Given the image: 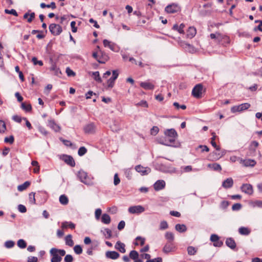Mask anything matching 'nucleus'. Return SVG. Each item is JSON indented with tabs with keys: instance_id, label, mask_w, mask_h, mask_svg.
<instances>
[{
	"instance_id": "09e8293b",
	"label": "nucleus",
	"mask_w": 262,
	"mask_h": 262,
	"mask_svg": "<svg viewBox=\"0 0 262 262\" xmlns=\"http://www.w3.org/2000/svg\"><path fill=\"white\" fill-rule=\"evenodd\" d=\"M74 251L77 254H80L82 252V249L80 245H77L74 246Z\"/></svg>"
},
{
	"instance_id": "5fc2aeb1",
	"label": "nucleus",
	"mask_w": 262,
	"mask_h": 262,
	"mask_svg": "<svg viewBox=\"0 0 262 262\" xmlns=\"http://www.w3.org/2000/svg\"><path fill=\"white\" fill-rule=\"evenodd\" d=\"M5 12L6 14H12V15H13L15 16H18L17 12H16V11L15 9H12L11 10L5 9Z\"/></svg>"
},
{
	"instance_id": "774afa93",
	"label": "nucleus",
	"mask_w": 262,
	"mask_h": 262,
	"mask_svg": "<svg viewBox=\"0 0 262 262\" xmlns=\"http://www.w3.org/2000/svg\"><path fill=\"white\" fill-rule=\"evenodd\" d=\"M64 260L65 262H72L73 260V256L71 255L68 254L65 256Z\"/></svg>"
},
{
	"instance_id": "4c0bfd02",
	"label": "nucleus",
	"mask_w": 262,
	"mask_h": 262,
	"mask_svg": "<svg viewBox=\"0 0 262 262\" xmlns=\"http://www.w3.org/2000/svg\"><path fill=\"white\" fill-rule=\"evenodd\" d=\"M101 232L103 233L106 238L110 239L112 237V232L110 229L105 228L104 230H101Z\"/></svg>"
},
{
	"instance_id": "72a5a7b5",
	"label": "nucleus",
	"mask_w": 262,
	"mask_h": 262,
	"mask_svg": "<svg viewBox=\"0 0 262 262\" xmlns=\"http://www.w3.org/2000/svg\"><path fill=\"white\" fill-rule=\"evenodd\" d=\"M175 229L179 232H184L187 230L186 226L184 224H177L175 226Z\"/></svg>"
},
{
	"instance_id": "de8ad7c7",
	"label": "nucleus",
	"mask_w": 262,
	"mask_h": 262,
	"mask_svg": "<svg viewBox=\"0 0 262 262\" xmlns=\"http://www.w3.org/2000/svg\"><path fill=\"white\" fill-rule=\"evenodd\" d=\"M250 106L251 105L249 103H242L239 105L240 110L241 111V112H242L245 110H248L250 107Z\"/></svg>"
},
{
	"instance_id": "ea45409f",
	"label": "nucleus",
	"mask_w": 262,
	"mask_h": 262,
	"mask_svg": "<svg viewBox=\"0 0 262 262\" xmlns=\"http://www.w3.org/2000/svg\"><path fill=\"white\" fill-rule=\"evenodd\" d=\"M187 251L188 255H194L196 253L198 249L193 246H188Z\"/></svg>"
},
{
	"instance_id": "49530a36",
	"label": "nucleus",
	"mask_w": 262,
	"mask_h": 262,
	"mask_svg": "<svg viewBox=\"0 0 262 262\" xmlns=\"http://www.w3.org/2000/svg\"><path fill=\"white\" fill-rule=\"evenodd\" d=\"M6 130V125L5 122L0 120V133H4Z\"/></svg>"
},
{
	"instance_id": "1a4fd4ad",
	"label": "nucleus",
	"mask_w": 262,
	"mask_h": 262,
	"mask_svg": "<svg viewBox=\"0 0 262 262\" xmlns=\"http://www.w3.org/2000/svg\"><path fill=\"white\" fill-rule=\"evenodd\" d=\"M174 249L175 246L173 242H167L163 248V252L165 253H168L174 251Z\"/></svg>"
},
{
	"instance_id": "79ce46f5",
	"label": "nucleus",
	"mask_w": 262,
	"mask_h": 262,
	"mask_svg": "<svg viewBox=\"0 0 262 262\" xmlns=\"http://www.w3.org/2000/svg\"><path fill=\"white\" fill-rule=\"evenodd\" d=\"M94 79L98 83H101L102 80L100 76L99 72L98 71L94 72L92 73Z\"/></svg>"
},
{
	"instance_id": "a19ab883",
	"label": "nucleus",
	"mask_w": 262,
	"mask_h": 262,
	"mask_svg": "<svg viewBox=\"0 0 262 262\" xmlns=\"http://www.w3.org/2000/svg\"><path fill=\"white\" fill-rule=\"evenodd\" d=\"M165 237L166 239L167 240V242H173L174 236V234L172 232H167L165 233Z\"/></svg>"
},
{
	"instance_id": "a878e982",
	"label": "nucleus",
	"mask_w": 262,
	"mask_h": 262,
	"mask_svg": "<svg viewBox=\"0 0 262 262\" xmlns=\"http://www.w3.org/2000/svg\"><path fill=\"white\" fill-rule=\"evenodd\" d=\"M233 181L232 178H228L225 180L222 183V186L225 188H229L232 187Z\"/></svg>"
},
{
	"instance_id": "473e14b6",
	"label": "nucleus",
	"mask_w": 262,
	"mask_h": 262,
	"mask_svg": "<svg viewBox=\"0 0 262 262\" xmlns=\"http://www.w3.org/2000/svg\"><path fill=\"white\" fill-rule=\"evenodd\" d=\"M185 27V25L183 24H181L180 26L176 24L173 25L172 29L174 30L178 31L181 34H184V28Z\"/></svg>"
},
{
	"instance_id": "c756f323",
	"label": "nucleus",
	"mask_w": 262,
	"mask_h": 262,
	"mask_svg": "<svg viewBox=\"0 0 262 262\" xmlns=\"http://www.w3.org/2000/svg\"><path fill=\"white\" fill-rule=\"evenodd\" d=\"M66 244L70 247H73L74 243L72 239V235L71 234L67 235L64 238Z\"/></svg>"
},
{
	"instance_id": "9b49d317",
	"label": "nucleus",
	"mask_w": 262,
	"mask_h": 262,
	"mask_svg": "<svg viewBox=\"0 0 262 262\" xmlns=\"http://www.w3.org/2000/svg\"><path fill=\"white\" fill-rule=\"evenodd\" d=\"M136 170L141 173L142 175H147L151 171V169L149 167H144L141 165H137L135 167Z\"/></svg>"
},
{
	"instance_id": "2f4dec72",
	"label": "nucleus",
	"mask_w": 262,
	"mask_h": 262,
	"mask_svg": "<svg viewBox=\"0 0 262 262\" xmlns=\"http://www.w3.org/2000/svg\"><path fill=\"white\" fill-rule=\"evenodd\" d=\"M238 232L241 235H248L250 234L251 231L247 227H241L238 229Z\"/></svg>"
},
{
	"instance_id": "f03ea898",
	"label": "nucleus",
	"mask_w": 262,
	"mask_h": 262,
	"mask_svg": "<svg viewBox=\"0 0 262 262\" xmlns=\"http://www.w3.org/2000/svg\"><path fill=\"white\" fill-rule=\"evenodd\" d=\"M50 254L52 256L51 262H60L61 261V256L66 254V251L62 249H58L53 248L50 250Z\"/></svg>"
},
{
	"instance_id": "4be33fe9",
	"label": "nucleus",
	"mask_w": 262,
	"mask_h": 262,
	"mask_svg": "<svg viewBox=\"0 0 262 262\" xmlns=\"http://www.w3.org/2000/svg\"><path fill=\"white\" fill-rule=\"evenodd\" d=\"M140 85L146 90H153L155 88L154 84L149 82H141Z\"/></svg>"
},
{
	"instance_id": "7c9ffc66",
	"label": "nucleus",
	"mask_w": 262,
	"mask_h": 262,
	"mask_svg": "<svg viewBox=\"0 0 262 262\" xmlns=\"http://www.w3.org/2000/svg\"><path fill=\"white\" fill-rule=\"evenodd\" d=\"M212 137L211 138V144L212 146L214 147L217 150H220V147L219 146L217 145L216 142H215V140L216 139V136L215 133H212Z\"/></svg>"
},
{
	"instance_id": "5701e85b",
	"label": "nucleus",
	"mask_w": 262,
	"mask_h": 262,
	"mask_svg": "<svg viewBox=\"0 0 262 262\" xmlns=\"http://www.w3.org/2000/svg\"><path fill=\"white\" fill-rule=\"evenodd\" d=\"M61 227L62 229H66L67 228L74 229L75 228V224L71 222L65 221L61 223Z\"/></svg>"
},
{
	"instance_id": "c85d7f7f",
	"label": "nucleus",
	"mask_w": 262,
	"mask_h": 262,
	"mask_svg": "<svg viewBox=\"0 0 262 262\" xmlns=\"http://www.w3.org/2000/svg\"><path fill=\"white\" fill-rule=\"evenodd\" d=\"M196 33L195 28L193 27H190L187 30V36L188 38H192L195 35Z\"/></svg>"
},
{
	"instance_id": "ddd939ff",
	"label": "nucleus",
	"mask_w": 262,
	"mask_h": 262,
	"mask_svg": "<svg viewBox=\"0 0 262 262\" xmlns=\"http://www.w3.org/2000/svg\"><path fill=\"white\" fill-rule=\"evenodd\" d=\"M259 143L256 141H252L249 146V153L248 156H252L256 151V149L258 147Z\"/></svg>"
},
{
	"instance_id": "680f3d73",
	"label": "nucleus",
	"mask_w": 262,
	"mask_h": 262,
	"mask_svg": "<svg viewBox=\"0 0 262 262\" xmlns=\"http://www.w3.org/2000/svg\"><path fill=\"white\" fill-rule=\"evenodd\" d=\"M242 208V205L240 203H236L232 205V209L233 211L239 210Z\"/></svg>"
},
{
	"instance_id": "4468645a",
	"label": "nucleus",
	"mask_w": 262,
	"mask_h": 262,
	"mask_svg": "<svg viewBox=\"0 0 262 262\" xmlns=\"http://www.w3.org/2000/svg\"><path fill=\"white\" fill-rule=\"evenodd\" d=\"M242 191L248 194H252L253 193V187L249 184H244L241 187Z\"/></svg>"
},
{
	"instance_id": "8fccbe9b",
	"label": "nucleus",
	"mask_w": 262,
	"mask_h": 262,
	"mask_svg": "<svg viewBox=\"0 0 262 262\" xmlns=\"http://www.w3.org/2000/svg\"><path fill=\"white\" fill-rule=\"evenodd\" d=\"M119 75V73L117 70L113 71V75L109 79V80L113 81L115 82L116 79L118 78Z\"/></svg>"
},
{
	"instance_id": "20e7f679",
	"label": "nucleus",
	"mask_w": 262,
	"mask_h": 262,
	"mask_svg": "<svg viewBox=\"0 0 262 262\" xmlns=\"http://www.w3.org/2000/svg\"><path fill=\"white\" fill-rule=\"evenodd\" d=\"M49 29L51 34L54 36L59 35L62 32V27L59 25L54 23L50 24Z\"/></svg>"
},
{
	"instance_id": "bb28decb",
	"label": "nucleus",
	"mask_w": 262,
	"mask_h": 262,
	"mask_svg": "<svg viewBox=\"0 0 262 262\" xmlns=\"http://www.w3.org/2000/svg\"><path fill=\"white\" fill-rule=\"evenodd\" d=\"M103 43L105 47L108 48L112 51L115 50V45L114 43L111 42L110 41L107 39H104Z\"/></svg>"
},
{
	"instance_id": "393cba45",
	"label": "nucleus",
	"mask_w": 262,
	"mask_h": 262,
	"mask_svg": "<svg viewBox=\"0 0 262 262\" xmlns=\"http://www.w3.org/2000/svg\"><path fill=\"white\" fill-rule=\"evenodd\" d=\"M165 135L166 137L177 138L178 136L176 131L173 128L167 129L165 132Z\"/></svg>"
},
{
	"instance_id": "412c9836",
	"label": "nucleus",
	"mask_w": 262,
	"mask_h": 262,
	"mask_svg": "<svg viewBox=\"0 0 262 262\" xmlns=\"http://www.w3.org/2000/svg\"><path fill=\"white\" fill-rule=\"evenodd\" d=\"M125 247V244L120 241H118L115 246V249L122 253H124L126 252Z\"/></svg>"
},
{
	"instance_id": "58836bf2",
	"label": "nucleus",
	"mask_w": 262,
	"mask_h": 262,
	"mask_svg": "<svg viewBox=\"0 0 262 262\" xmlns=\"http://www.w3.org/2000/svg\"><path fill=\"white\" fill-rule=\"evenodd\" d=\"M50 70L54 72V73L56 76H59L61 74L59 69L57 67L55 63H53L50 68Z\"/></svg>"
},
{
	"instance_id": "338daca9",
	"label": "nucleus",
	"mask_w": 262,
	"mask_h": 262,
	"mask_svg": "<svg viewBox=\"0 0 262 262\" xmlns=\"http://www.w3.org/2000/svg\"><path fill=\"white\" fill-rule=\"evenodd\" d=\"M14 245V243L12 241H8L5 242V246L8 248H11Z\"/></svg>"
},
{
	"instance_id": "e2e57ef3",
	"label": "nucleus",
	"mask_w": 262,
	"mask_h": 262,
	"mask_svg": "<svg viewBox=\"0 0 262 262\" xmlns=\"http://www.w3.org/2000/svg\"><path fill=\"white\" fill-rule=\"evenodd\" d=\"M120 182V178L118 177V174L117 173H115L114 178V184L115 186L118 185Z\"/></svg>"
},
{
	"instance_id": "6e6d98bb",
	"label": "nucleus",
	"mask_w": 262,
	"mask_h": 262,
	"mask_svg": "<svg viewBox=\"0 0 262 262\" xmlns=\"http://www.w3.org/2000/svg\"><path fill=\"white\" fill-rule=\"evenodd\" d=\"M32 61L34 65L38 64L40 66H43V62L41 60H38L37 58L35 57H33L32 58Z\"/></svg>"
},
{
	"instance_id": "603ef678",
	"label": "nucleus",
	"mask_w": 262,
	"mask_h": 262,
	"mask_svg": "<svg viewBox=\"0 0 262 262\" xmlns=\"http://www.w3.org/2000/svg\"><path fill=\"white\" fill-rule=\"evenodd\" d=\"M17 246L20 248H25L27 246V244L24 239H20L17 242Z\"/></svg>"
},
{
	"instance_id": "f704fd0d",
	"label": "nucleus",
	"mask_w": 262,
	"mask_h": 262,
	"mask_svg": "<svg viewBox=\"0 0 262 262\" xmlns=\"http://www.w3.org/2000/svg\"><path fill=\"white\" fill-rule=\"evenodd\" d=\"M101 222L105 224H108L111 222V217L106 213L103 214L101 217Z\"/></svg>"
},
{
	"instance_id": "bf43d9fd",
	"label": "nucleus",
	"mask_w": 262,
	"mask_h": 262,
	"mask_svg": "<svg viewBox=\"0 0 262 262\" xmlns=\"http://www.w3.org/2000/svg\"><path fill=\"white\" fill-rule=\"evenodd\" d=\"M136 106H141L144 107H148V105L146 101L145 100H141L140 102H138L136 104Z\"/></svg>"
},
{
	"instance_id": "e433bc0d",
	"label": "nucleus",
	"mask_w": 262,
	"mask_h": 262,
	"mask_svg": "<svg viewBox=\"0 0 262 262\" xmlns=\"http://www.w3.org/2000/svg\"><path fill=\"white\" fill-rule=\"evenodd\" d=\"M30 185V182L29 181H26L23 184L18 186L17 189L19 191H23L27 189Z\"/></svg>"
},
{
	"instance_id": "37998d69",
	"label": "nucleus",
	"mask_w": 262,
	"mask_h": 262,
	"mask_svg": "<svg viewBox=\"0 0 262 262\" xmlns=\"http://www.w3.org/2000/svg\"><path fill=\"white\" fill-rule=\"evenodd\" d=\"M21 107L23 110L27 112L31 111L32 110L31 105L29 103L26 104L25 102H23L21 103Z\"/></svg>"
},
{
	"instance_id": "cd10ccee",
	"label": "nucleus",
	"mask_w": 262,
	"mask_h": 262,
	"mask_svg": "<svg viewBox=\"0 0 262 262\" xmlns=\"http://www.w3.org/2000/svg\"><path fill=\"white\" fill-rule=\"evenodd\" d=\"M207 167L210 169H213L214 171H221L222 170L221 166L219 164L216 163L208 164Z\"/></svg>"
},
{
	"instance_id": "864d4df0",
	"label": "nucleus",
	"mask_w": 262,
	"mask_h": 262,
	"mask_svg": "<svg viewBox=\"0 0 262 262\" xmlns=\"http://www.w3.org/2000/svg\"><path fill=\"white\" fill-rule=\"evenodd\" d=\"M210 38L211 39H215L217 41H219V42L220 41V39L221 38V35L219 33H216V34L211 33L210 35Z\"/></svg>"
},
{
	"instance_id": "39448f33",
	"label": "nucleus",
	"mask_w": 262,
	"mask_h": 262,
	"mask_svg": "<svg viewBox=\"0 0 262 262\" xmlns=\"http://www.w3.org/2000/svg\"><path fill=\"white\" fill-rule=\"evenodd\" d=\"M60 159L71 167H74L75 166V161L71 156L62 155L60 156Z\"/></svg>"
},
{
	"instance_id": "6e6552de",
	"label": "nucleus",
	"mask_w": 262,
	"mask_h": 262,
	"mask_svg": "<svg viewBox=\"0 0 262 262\" xmlns=\"http://www.w3.org/2000/svg\"><path fill=\"white\" fill-rule=\"evenodd\" d=\"M144 211V208L141 205L133 206L128 208V212L132 214H139Z\"/></svg>"
},
{
	"instance_id": "c9c22d12",
	"label": "nucleus",
	"mask_w": 262,
	"mask_h": 262,
	"mask_svg": "<svg viewBox=\"0 0 262 262\" xmlns=\"http://www.w3.org/2000/svg\"><path fill=\"white\" fill-rule=\"evenodd\" d=\"M145 239L141 236H137L135 239V242H134V244L136 246H138L140 245L141 246H143L145 243Z\"/></svg>"
},
{
	"instance_id": "0eeeda50",
	"label": "nucleus",
	"mask_w": 262,
	"mask_h": 262,
	"mask_svg": "<svg viewBox=\"0 0 262 262\" xmlns=\"http://www.w3.org/2000/svg\"><path fill=\"white\" fill-rule=\"evenodd\" d=\"M180 7L176 4L172 3L168 5L165 8V11L168 13H174L180 11Z\"/></svg>"
},
{
	"instance_id": "dca6fc26",
	"label": "nucleus",
	"mask_w": 262,
	"mask_h": 262,
	"mask_svg": "<svg viewBox=\"0 0 262 262\" xmlns=\"http://www.w3.org/2000/svg\"><path fill=\"white\" fill-rule=\"evenodd\" d=\"M129 258L134 260V262H143L142 260L139 259V254L136 250H132L129 254Z\"/></svg>"
},
{
	"instance_id": "c03bdc74",
	"label": "nucleus",
	"mask_w": 262,
	"mask_h": 262,
	"mask_svg": "<svg viewBox=\"0 0 262 262\" xmlns=\"http://www.w3.org/2000/svg\"><path fill=\"white\" fill-rule=\"evenodd\" d=\"M177 138H171V137H166L165 141L166 143L165 144L166 145L171 146L173 144Z\"/></svg>"
},
{
	"instance_id": "13d9d810",
	"label": "nucleus",
	"mask_w": 262,
	"mask_h": 262,
	"mask_svg": "<svg viewBox=\"0 0 262 262\" xmlns=\"http://www.w3.org/2000/svg\"><path fill=\"white\" fill-rule=\"evenodd\" d=\"M168 225L166 221H162L161 222L160 225V229L161 230H164L167 229Z\"/></svg>"
},
{
	"instance_id": "9d476101",
	"label": "nucleus",
	"mask_w": 262,
	"mask_h": 262,
	"mask_svg": "<svg viewBox=\"0 0 262 262\" xmlns=\"http://www.w3.org/2000/svg\"><path fill=\"white\" fill-rule=\"evenodd\" d=\"M35 17V13L33 12H31V10H29L23 16V19H27V21L28 23H32Z\"/></svg>"
},
{
	"instance_id": "0e129e2a",
	"label": "nucleus",
	"mask_w": 262,
	"mask_h": 262,
	"mask_svg": "<svg viewBox=\"0 0 262 262\" xmlns=\"http://www.w3.org/2000/svg\"><path fill=\"white\" fill-rule=\"evenodd\" d=\"M231 112L233 113H235L236 112H240L241 111L240 110V106L239 105H235L232 106L231 108Z\"/></svg>"
},
{
	"instance_id": "052dcab7",
	"label": "nucleus",
	"mask_w": 262,
	"mask_h": 262,
	"mask_svg": "<svg viewBox=\"0 0 262 262\" xmlns=\"http://www.w3.org/2000/svg\"><path fill=\"white\" fill-rule=\"evenodd\" d=\"M14 137L13 136H10L8 137H6L4 139V141L6 143H9L10 144H12L14 142Z\"/></svg>"
},
{
	"instance_id": "2eb2a0df",
	"label": "nucleus",
	"mask_w": 262,
	"mask_h": 262,
	"mask_svg": "<svg viewBox=\"0 0 262 262\" xmlns=\"http://www.w3.org/2000/svg\"><path fill=\"white\" fill-rule=\"evenodd\" d=\"M240 163H242L244 166H245L246 167H248V166L254 167L256 164V162L254 160H252V159L243 160L242 159H241Z\"/></svg>"
},
{
	"instance_id": "6ab92c4d",
	"label": "nucleus",
	"mask_w": 262,
	"mask_h": 262,
	"mask_svg": "<svg viewBox=\"0 0 262 262\" xmlns=\"http://www.w3.org/2000/svg\"><path fill=\"white\" fill-rule=\"evenodd\" d=\"M84 132L86 134H93L95 131V127L93 123H90L84 127Z\"/></svg>"
},
{
	"instance_id": "a18cd8bd",
	"label": "nucleus",
	"mask_w": 262,
	"mask_h": 262,
	"mask_svg": "<svg viewBox=\"0 0 262 262\" xmlns=\"http://www.w3.org/2000/svg\"><path fill=\"white\" fill-rule=\"evenodd\" d=\"M59 202L62 205H67L69 202V200L66 195L63 194L60 196Z\"/></svg>"
},
{
	"instance_id": "423d86ee",
	"label": "nucleus",
	"mask_w": 262,
	"mask_h": 262,
	"mask_svg": "<svg viewBox=\"0 0 262 262\" xmlns=\"http://www.w3.org/2000/svg\"><path fill=\"white\" fill-rule=\"evenodd\" d=\"M203 88V87L202 84H196L192 89V95L195 98H201L202 97Z\"/></svg>"
},
{
	"instance_id": "7ed1b4c3",
	"label": "nucleus",
	"mask_w": 262,
	"mask_h": 262,
	"mask_svg": "<svg viewBox=\"0 0 262 262\" xmlns=\"http://www.w3.org/2000/svg\"><path fill=\"white\" fill-rule=\"evenodd\" d=\"M77 177L81 182L86 185H90L93 184L92 180L88 176L87 173L83 170L79 171Z\"/></svg>"
},
{
	"instance_id": "3c124183",
	"label": "nucleus",
	"mask_w": 262,
	"mask_h": 262,
	"mask_svg": "<svg viewBox=\"0 0 262 262\" xmlns=\"http://www.w3.org/2000/svg\"><path fill=\"white\" fill-rule=\"evenodd\" d=\"M86 152H87L86 148L85 147L82 146L79 148L78 151V154L79 156H82L84 155H85L86 153Z\"/></svg>"
},
{
	"instance_id": "f257e3e1",
	"label": "nucleus",
	"mask_w": 262,
	"mask_h": 262,
	"mask_svg": "<svg viewBox=\"0 0 262 262\" xmlns=\"http://www.w3.org/2000/svg\"><path fill=\"white\" fill-rule=\"evenodd\" d=\"M97 51L93 53V57L98 62L100 63H105L109 59L108 55L104 51L100 50L99 46H97Z\"/></svg>"
},
{
	"instance_id": "f3484780",
	"label": "nucleus",
	"mask_w": 262,
	"mask_h": 262,
	"mask_svg": "<svg viewBox=\"0 0 262 262\" xmlns=\"http://www.w3.org/2000/svg\"><path fill=\"white\" fill-rule=\"evenodd\" d=\"M48 125L56 132H59L61 129L60 127L53 119L48 120Z\"/></svg>"
},
{
	"instance_id": "69168bd1",
	"label": "nucleus",
	"mask_w": 262,
	"mask_h": 262,
	"mask_svg": "<svg viewBox=\"0 0 262 262\" xmlns=\"http://www.w3.org/2000/svg\"><path fill=\"white\" fill-rule=\"evenodd\" d=\"M29 200L32 204H35V193L31 192L29 194Z\"/></svg>"
},
{
	"instance_id": "aec40b11",
	"label": "nucleus",
	"mask_w": 262,
	"mask_h": 262,
	"mask_svg": "<svg viewBox=\"0 0 262 262\" xmlns=\"http://www.w3.org/2000/svg\"><path fill=\"white\" fill-rule=\"evenodd\" d=\"M154 189L156 190H160L165 186V182L163 180H158L154 184Z\"/></svg>"
},
{
	"instance_id": "a211bd4d",
	"label": "nucleus",
	"mask_w": 262,
	"mask_h": 262,
	"mask_svg": "<svg viewBox=\"0 0 262 262\" xmlns=\"http://www.w3.org/2000/svg\"><path fill=\"white\" fill-rule=\"evenodd\" d=\"M105 256L107 258L112 259H116L119 257L120 254L116 251H107L105 253Z\"/></svg>"
},
{
	"instance_id": "b1692460",
	"label": "nucleus",
	"mask_w": 262,
	"mask_h": 262,
	"mask_svg": "<svg viewBox=\"0 0 262 262\" xmlns=\"http://www.w3.org/2000/svg\"><path fill=\"white\" fill-rule=\"evenodd\" d=\"M225 243L227 246H228L231 249L233 250L235 249L236 245L233 238L231 237L227 238L226 240Z\"/></svg>"
},
{
	"instance_id": "f8f14e48",
	"label": "nucleus",
	"mask_w": 262,
	"mask_h": 262,
	"mask_svg": "<svg viewBox=\"0 0 262 262\" xmlns=\"http://www.w3.org/2000/svg\"><path fill=\"white\" fill-rule=\"evenodd\" d=\"M210 241L213 242V246L220 247L223 245V242L220 241L219 236L216 234H212L210 236Z\"/></svg>"
},
{
	"instance_id": "4d7b16f0",
	"label": "nucleus",
	"mask_w": 262,
	"mask_h": 262,
	"mask_svg": "<svg viewBox=\"0 0 262 262\" xmlns=\"http://www.w3.org/2000/svg\"><path fill=\"white\" fill-rule=\"evenodd\" d=\"M66 73L69 77L75 76L76 75L75 73L69 67L66 69Z\"/></svg>"
}]
</instances>
